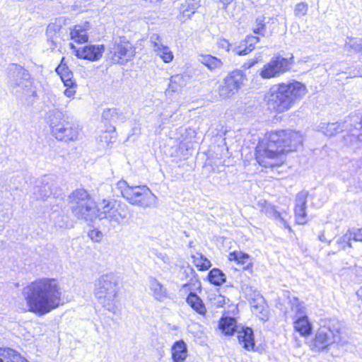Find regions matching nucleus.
Here are the masks:
<instances>
[{
  "mask_svg": "<svg viewBox=\"0 0 362 362\" xmlns=\"http://www.w3.org/2000/svg\"><path fill=\"white\" fill-rule=\"evenodd\" d=\"M22 293L28 310L39 316L51 312L62 303L61 288L54 279H37L24 287Z\"/></svg>",
  "mask_w": 362,
  "mask_h": 362,
  "instance_id": "obj_1",
  "label": "nucleus"
},
{
  "mask_svg": "<svg viewBox=\"0 0 362 362\" xmlns=\"http://www.w3.org/2000/svg\"><path fill=\"white\" fill-rule=\"evenodd\" d=\"M307 88L300 81L292 80L272 86L264 95V100L271 111L284 112L288 110L307 93Z\"/></svg>",
  "mask_w": 362,
  "mask_h": 362,
  "instance_id": "obj_2",
  "label": "nucleus"
},
{
  "mask_svg": "<svg viewBox=\"0 0 362 362\" xmlns=\"http://www.w3.org/2000/svg\"><path fill=\"white\" fill-rule=\"evenodd\" d=\"M266 146L262 150L258 147L256 159L260 165L266 166L265 158H274L277 156L294 151L302 145L303 136L293 130L274 131L267 134Z\"/></svg>",
  "mask_w": 362,
  "mask_h": 362,
  "instance_id": "obj_3",
  "label": "nucleus"
},
{
  "mask_svg": "<svg viewBox=\"0 0 362 362\" xmlns=\"http://www.w3.org/2000/svg\"><path fill=\"white\" fill-rule=\"evenodd\" d=\"M67 205L72 215L77 219L93 222L96 219L95 203L84 189H76L67 199Z\"/></svg>",
  "mask_w": 362,
  "mask_h": 362,
  "instance_id": "obj_4",
  "label": "nucleus"
},
{
  "mask_svg": "<svg viewBox=\"0 0 362 362\" xmlns=\"http://www.w3.org/2000/svg\"><path fill=\"white\" fill-rule=\"evenodd\" d=\"M94 295L98 303L107 310L115 313L119 291L117 277L112 274L100 276L95 281Z\"/></svg>",
  "mask_w": 362,
  "mask_h": 362,
  "instance_id": "obj_5",
  "label": "nucleus"
},
{
  "mask_svg": "<svg viewBox=\"0 0 362 362\" xmlns=\"http://www.w3.org/2000/svg\"><path fill=\"white\" fill-rule=\"evenodd\" d=\"M341 322L337 319H325L321 321L320 327L315 334L313 343V348L320 351L334 343L341 340Z\"/></svg>",
  "mask_w": 362,
  "mask_h": 362,
  "instance_id": "obj_6",
  "label": "nucleus"
},
{
  "mask_svg": "<svg viewBox=\"0 0 362 362\" xmlns=\"http://www.w3.org/2000/svg\"><path fill=\"white\" fill-rule=\"evenodd\" d=\"M50 128L52 135L59 141H74L79 132L78 126L68 121V117L59 110H55L50 115Z\"/></svg>",
  "mask_w": 362,
  "mask_h": 362,
  "instance_id": "obj_7",
  "label": "nucleus"
},
{
  "mask_svg": "<svg viewBox=\"0 0 362 362\" xmlns=\"http://www.w3.org/2000/svg\"><path fill=\"white\" fill-rule=\"evenodd\" d=\"M319 127L320 131L327 136H333L346 130L362 141V117L358 115L349 116V119L343 122L322 123Z\"/></svg>",
  "mask_w": 362,
  "mask_h": 362,
  "instance_id": "obj_8",
  "label": "nucleus"
},
{
  "mask_svg": "<svg viewBox=\"0 0 362 362\" xmlns=\"http://www.w3.org/2000/svg\"><path fill=\"white\" fill-rule=\"evenodd\" d=\"M105 204L101 209H98L96 219L107 220L110 223L122 225L127 222L130 216L129 206L122 202L103 201Z\"/></svg>",
  "mask_w": 362,
  "mask_h": 362,
  "instance_id": "obj_9",
  "label": "nucleus"
},
{
  "mask_svg": "<svg viewBox=\"0 0 362 362\" xmlns=\"http://www.w3.org/2000/svg\"><path fill=\"white\" fill-rule=\"evenodd\" d=\"M218 327L226 335H233L235 332H238V339L243 347L247 351L253 349L255 344L252 328L243 327L241 330H238L236 320L232 317H222Z\"/></svg>",
  "mask_w": 362,
  "mask_h": 362,
  "instance_id": "obj_10",
  "label": "nucleus"
},
{
  "mask_svg": "<svg viewBox=\"0 0 362 362\" xmlns=\"http://www.w3.org/2000/svg\"><path fill=\"white\" fill-rule=\"evenodd\" d=\"M8 88L16 95L31 87L30 74L20 65L12 64L8 67Z\"/></svg>",
  "mask_w": 362,
  "mask_h": 362,
  "instance_id": "obj_11",
  "label": "nucleus"
},
{
  "mask_svg": "<svg viewBox=\"0 0 362 362\" xmlns=\"http://www.w3.org/2000/svg\"><path fill=\"white\" fill-rule=\"evenodd\" d=\"M135 55V49L129 41L115 40L109 49L108 58L114 64L125 65Z\"/></svg>",
  "mask_w": 362,
  "mask_h": 362,
  "instance_id": "obj_12",
  "label": "nucleus"
},
{
  "mask_svg": "<svg viewBox=\"0 0 362 362\" xmlns=\"http://www.w3.org/2000/svg\"><path fill=\"white\" fill-rule=\"evenodd\" d=\"M127 201L132 205L143 209L154 207L157 197L146 185H134Z\"/></svg>",
  "mask_w": 362,
  "mask_h": 362,
  "instance_id": "obj_13",
  "label": "nucleus"
},
{
  "mask_svg": "<svg viewBox=\"0 0 362 362\" xmlns=\"http://www.w3.org/2000/svg\"><path fill=\"white\" fill-rule=\"evenodd\" d=\"M293 59L292 55L289 58L281 55L273 57L269 62L264 65L259 71V76L264 79L279 76L290 69Z\"/></svg>",
  "mask_w": 362,
  "mask_h": 362,
  "instance_id": "obj_14",
  "label": "nucleus"
},
{
  "mask_svg": "<svg viewBox=\"0 0 362 362\" xmlns=\"http://www.w3.org/2000/svg\"><path fill=\"white\" fill-rule=\"evenodd\" d=\"M246 80V75L241 70L236 69L228 74L224 78L223 84L219 88V95L223 98H229L234 95Z\"/></svg>",
  "mask_w": 362,
  "mask_h": 362,
  "instance_id": "obj_15",
  "label": "nucleus"
},
{
  "mask_svg": "<svg viewBox=\"0 0 362 362\" xmlns=\"http://www.w3.org/2000/svg\"><path fill=\"white\" fill-rule=\"evenodd\" d=\"M104 51L103 45H88L77 49L76 57L92 62L98 61L102 57Z\"/></svg>",
  "mask_w": 362,
  "mask_h": 362,
  "instance_id": "obj_16",
  "label": "nucleus"
},
{
  "mask_svg": "<svg viewBox=\"0 0 362 362\" xmlns=\"http://www.w3.org/2000/svg\"><path fill=\"white\" fill-rule=\"evenodd\" d=\"M308 193L302 191L298 193L296 197V206L294 209L296 221L298 224H305L308 222L306 214V203Z\"/></svg>",
  "mask_w": 362,
  "mask_h": 362,
  "instance_id": "obj_17",
  "label": "nucleus"
},
{
  "mask_svg": "<svg viewBox=\"0 0 362 362\" xmlns=\"http://www.w3.org/2000/svg\"><path fill=\"white\" fill-rule=\"evenodd\" d=\"M150 294L157 301L163 302L167 299L168 292L167 288L163 285L156 278L149 276L148 279Z\"/></svg>",
  "mask_w": 362,
  "mask_h": 362,
  "instance_id": "obj_18",
  "label": "nucleus"
},
{
  "mask_svg": "<svg viewBox=\"0 0 362 362\" xmlns=\"http://www.w3.org/2000/svg\"><path fill=\"white\" fill-rule=\"evenodd\" d=\"M257 206L262 213H264L266 216L269 218H273L275 220L279 221V222L284 226L285 228L289 230H291L288 224L281 214L276 209L275 206L272 204L269 203L264 199H260L257 202Z\"/></svg>",
  "mask_w": 362,
  "mask_h": 362,
  "instance_id": "obj_19",
  "label": "nucleus"
},
{
  "mask_svg": "<svg viewBox=\"0 0 362 362\" xmlns=\"http://www.w3.org/2000/svg\"><path fill=\"white\" fill-rule=\"evenodd\" d=\"M90 28V25L88 22L75 25L72 28H70L71 39L78 44L87 42L88 40V30Z\"/></svg>",
  "mask_w": 362,
  "mask_h": 362,
  "instance_id": "obj_20",
  "label": "nucleus"
},
{
  "mask_svg": "<svg viewBox=\"0 0 362 362\" xmlns=\"http://www.w3.org/2000/svg\"><path fill=\"white\" fill-rule=\"evenodd\" d=\"M187 356V344L183 340L175 341L172 346V358L174 362H184Z\"/></svg>",
  "mask_w": 362,
  "mask_h": 362,
  "instance_id": "obj_21",
  "label": "nucleus"
},
{
  "mask_svg": "<svg viewBox=\"0 0 362 362\" xmlns=\"http://www.w3.org/2000/svg\"><path fill=\"white\" fill-rule=\"evenodd\" d=\"M188 80L189 76L187 75L176 74L172 76L166 92H180L187 85Z\"/></svg>",
  "mask_w": 362,
  "mask_h": 362,
  "instance_id": "obj_22",
  "label": "nucleus"
},
{
  "mask_svg": "<svg viewBox=\"0 0 362 362\" xmlns=\"http://www.w3.org/2000/svg\"><path fill=\"white\" fill-rule=\"evenodd\" d=\"M259 41V37L248 35L245 39V47L242 48L241 46L235 47L232 49V52L235 55L244 56L249 54L255 49V45Z\"/></svg>",
  "mask_w": 362,
  "mask_h": 362,
  "instance_id": "obj_23",
  "label": "nucleus"
},
{
  "mask_svg": "<svg viewBox=\"0 0 362 362\" xmlns=\"http://www.w3.org/2000/svg\"><path fill=\"white\" fill-rule=\"evenodd\" d=\"M56 71L60 76L66 87L75 88L76 86V82L73 79V73L68 66L60 64L56 68Z\"/></svg>",
  "mask_w": 362,
  "mask_h": 362,
  "instance_id": "obj_24",
  "label": "nucleus"
},
{
  "mask_svg": "<svg viewBox=\"0 0 362 362\" xmlns=\"http://www.w3.org/2000/svg\"><path fill=\"white\" fill-rule=\"evenodd\" d=\"M0 362H28L15 350L7 348L0 349Z\"/></svg>",
  "mask_w": 362,
  "mask_h": 362,
  "instance_id": "obj_25",
  "label": "nucleus"
},
{
  "mask_svg": "<svg viewBox=\"0 0 362 362\" xmlns=\"http://www.w3.org/2000/svg\"><path fill=\"white\" fill-rule=\"evenodd\" d=\"M250 303L252 313L259 316L261 320H267V310L265 308L262 296H261L250 301Z\"/></svg>",
  "mask_w": 362,
  "mask_h": 362,
  "instance_id": "obj_26",
  "label": "nucleus"
},
{
  "mask_svg": "<svg viewBox=\"0 0 362 362\" xmlns=\"http://www.w3.org/2000/svg\"><path fill=\"white\" fill-rule=\"evenodd\" d=\"M199 61L211 71L220 69L223 66V62L221 59L210 54L201 55Z\"/></svg>",
  "mask_w": 362,
  "mask_h": 362,
  "instance_id": "obj_27",
  "label": "nucleus"
},
{
  "mask_svg": "<svg viewBox=\"0 0 362 362\" xmlns=\"http://www.w3.org/2000/svg\"><path fill=\"white\" fill-rule=\"evenodd\" d=\"M199 7V0H185L180 7V12L183 18L185 20L189 18Z\"/></svg>",
  "mask_w": 362,
  "mask_h": 362,
  "instance_id": "obj_28",
  "label": "nucleus"
},
{
  "mask_svg": "<svg viewBox=\"0 0 362 362\" xmlns=\"http://www.w3.org/2000/svg\"><path fill=\"white\" fill-rule=\"evenodd\" d=\"M294 328L302 336H308L311 333L312 326L309 322L307 316L300 317L294 322Z\"/></svg>",
  "mask_w": 362,
  "mask_h": 362,
  "instance_id": "obj_29",
  "label": "nucleus"
},
{
  "mask_svg": "<svg viewBox=\"0 0 362 362\" xmlns=\"http://www.w3.org/2000/svg\"><path fill=\"white\" fill-rule=\"evenodd\" d=\"M187 303L199 314L204 315L206 308L202 299L195 293L191 292L187 297Z\"/></svg>",
  "mask_w": 362,
  "mask_h": 362,
  "instance_id": "obj_30",
  "label": "nucleus"
},
{
  "mask_svg": "<svg viewBox=\"0 0 362 362\" xmlns=\"http://www.w3.org/2000/svg\"><path fill=\"white\" fill-rule=\"evenodd\" d=\"M61 29V25L54 23H49L47 28L46 35L47 41L51 43V48L54 49L57 43V33Z\"/></svg>",
  "mask_w": 362,
  "mask_h": 362,
  "instance_id": "obj_31",
  "label": "nucleus"
},
{
  "mask_svg": "<svg viewBox=\"0 0 362 362\" xmlns=\"http://www.w3.org/2000/svg\"><path fill=\"white\" fill-rule=\"evenodd\" d=\"M274 18L272 17H266L264 16H259L256 18L253 31L255 34L264 35L266 33L267 24L270 21H274Z\"/></svg>",
  "mask_w": 362,
  "mask_h": 362,
  "instance_id": "obj_32",
  "label": "nucleus"
},
{
  "mask_svg": "<svg viewBox=\"0 0 362 362\" xmlns=\"http://www.w3.org/2000/svg\"><path fill=\"white\" fill-rule=\"evenodd\" d=\"M208 279L212 284L221 286L226 281L225 274L219 269H212L208 274Z\"/></svg>",
  "mask_w": 362,
  "mask_h": 362,
  "instance_id": "obj_33",
  "label": "nucleus"
},
{
  "mask_svg": "<svg viewBox=\"0 0 362 362\" xmlns=\"http://www.w3.org/2000/svg\"><path fill=\"white\" fill-rule=\"evenodd\" d=\"M241 291L244 294L245 297L249 300L251 301L259 296V292L254 288L250 282H242L241 284Z\"/></svg>",
  "mask_w": 362,
  "mask_h": 362,
  "instance_id": "obj_34",
  "label": "nucleus"
},
{
  "mask_svg": "<svg viewBox=\"0 0 362 362\" xmlns=\"http://www.w3.org/2000/svg\"><path fill=\"white\" fill-rule=\"evenodd\" d=\"M230 260H234L238 264H242L244 269H246L251 264L250 262V256L242 252H233L230 253Z\"/></svg>",
  "mask_w": 362,
  "mask_h": 362,
  "instance_id": "obj_35",
  "label": "nucleus"
},
{
  "mask_svg": "<svg viewBox=\"0 0 362 362\" xmlns=\"http://www.w3.org/2000/svg\"><path fill=\"white\" fill-rule=\"evenodd\" d=\"M351 240H353V238L349 229L344 235L337 240L336 244L337 245L338 250H345L346 247L351 248Z\"/></svg>",
  "mask_w": 362,
  "mask_h": 362,
  "instance_id": "obj_36",
  "label": "nucleus"
},
{
  "mask_svg": "<svg viewBox=\"0 0 362 362\" xmlns=\"http://www.w3.org/2000/svg\"><path fill=\"white\" fill-rule=\"evenodd\" d=\"M34 190V194L37 199H45L49 197L52 193L51 187L47 183L41 187L37 186L35 187Z\"/></svg>",
  "mask_w": 362,
  "mask_h": 362,
  "instance_id": "obj_37",
  "label": "nucleus"
},
{
  "mask_svg": "<svg viewBox=\"0 0 362 362\" xmlns=\"http://www.w3.org/2000/svg\"><path fill=\"white\" fill-rule=\"evenodd\" d=\"M155 52L165 63H169L173 59V54L170 48L166 45L156 48Z\"/></svg>",
  "mask_w": 362,
  "mask_h": 362,
  "instance_id": "obj_38",
  "label": "nucleus"
},
{
  "mask_svg": "<svg viewBox=\"0 0 362 362\" xmlns=\"http://www.w3.org/2000/svg\"><path fill=\"white\" fill-rule=\"evenodd\" d=\"M102 117L103 119L110 122H117L122 120L121 115L115 108H108L103 111Z\"/></svg>",
  "mask_w": 362,
  "mask_h": 362,
  "instance_id": "obj_39",
  "label": "nucleus"
},
{
  "mask_svg": "<svg viewBox=\"0 0 362 362\" xmlns=\"http://www.w3.org/2000/svg\"><path fill=\"white\" fill-rule=\"evenodd\" d=\"M117 187L120 190L122 196L127 200V194H130L134 186H130L127 181L122 180L117 183Z\"/></svg>",
  "mask_w": 362,
  "mask_h": 362,
  "instance_id": "obj_40",
  "label": "nucleus"
},
{
  "mask_svg": "<svg viewBox=\"0 0 362 362\" xmlns=\"http://www.w3.org/2000/svg\"><path fill=\"white\" fill-rule=\"evenodd\" d=\"M196 266L199 268V270L205 271L209 269L211 267L210 261L206 258L205 257L200 255L199 257L196 258L195 260Z\"/></svg>",
  "mask_w": 362,
  "mask_h": 362,
  "instance_id": "obj_41",
  "label": "nucleus"
},
{
  "mask_svg": "<svg viewBox=\"0 0 362 362\" xmlns=\"http://www.w3.org/2000/svg\"><path fill=\"white\" fill-rule=\"evenodd\" d=\"M308 9V6L305 2H300L299 4H297L295 9H294V13L298 17H301L305 15H306Z\"/></svg>",
  "mask_w": 362,
  "mask_h": 362,
  "instance_id": "obj_42",
  "label": "nucleus"
},
{
  "mask_svg": "<svg viewBox=\"0 0 362 362\" xmlns=\"http://www.w3.org/2000/svg\"><path fill=\"white\" fill-rule=\"evenodd\" d=\"M349 166L351 168L349 171L351 174L356 173L362 170V158L351 160L349 161Z\"/></svg>",
  "mask_w": 362,
  "mask_h": 362,
  "instance_id": "obj_43",
  "label": "nucleus"
},
{
  "mask_svg": "<svg viewBox=\"0 0 362 362\" xmlns=\"http://www.w3.org/2000/svg\"><path fill=\"white\" fill-rule=\"evenodd\" d=\"M69 225L68 217L58 215L55 218V226L59 228H67Z\"/></svg>",
  "mask_w": 362,
  "mask_h": 362,
  "instance_id": "obj_44",
  "label": "nucleus"
},
{
  "mask_svg": "<svg viewBox=\"0 0 362 362\" xmlns=\"http://www.w3.org/2000/svg\"><path fill=\"white\" fill-rule=\"evenodd\" d=\"M150 41L153 45L154 51L156 50V48H158L164 45L161 37L156 33H153L151 35Z\"/></svg>",
  "mask_w": 362,
  "mask_h": 362,
  "instance_id": "obj_45",
  "label": "nucleus"
},
{
  "mask_svg": "<svg viewBox=\"0 0 362 362\" xmlns=\"http://www.w3.org/2000/svg\"><path fill=\"white\" fill-rule=\"evenodd\" d=\"M353 240L355 241L362 242V228L350 229Z\"/></svg>",
  "mask_w": 362,
  "mask_h": 362,
  "instance_id": "obj_46",
  "label": "nucleus"
},
{
  "mask_svg": "<svg viewBox=\"0 0 362 362\" xmlns=\"http://www.w3.org/2000/svg\"><path fill=\"white\" fill-rule=\"evenodd\" d=\"M88 236L94 241L98 242L101 240L103 234L100 231L92 230L88 233Z\"/></svg>",
  "mask_w": 362,
  "mask_h": 362,
  "instance_id": "obj_47",
  "label": "nucleus"
},
{
  "mask_svg": "<svg viewBox=\"0 0 362 362\" xmlns=\"http://www.w3.org/2000/svg\"><path fill=\"white\" fill-rule=\"evenodd\" d=\"M156 256L158 259L162 260L165 263H169L170 262V258L164 253L160 252L157 253Z\"/></svg>",
  "mask_w": 362,
  "mask_h": 362,
  "instance_id": "obj_48",
  "label": "nucleus"
},
{
  "mask_svg": "<svg viewBox=\"0 0 362 362\" xmlns=\"http://www.w3.org/2000/svg\"><path fill=\"white\" fill-rule=\"evenodd\" d=\"M76 93V90L74 88H69L66 87V89L64 90V95L69 98L74 96Z\"/></svg>",
  "mask_w": 362,
  "mask_h": 362,
  "instance_id": "obj_49",
  "label": "nucleus"
},
{
  "mask_svg": "<svg viewBox=\"0 0 362 362\" xmlns=\"http://www.w3.org/2000/svg\"><path fill=\"white\" fill-rule=\"evenodd\" d=\"M292 309L296 312H299L301 310V305L298 303V299L296 298H293Z\"/></svg>",
  "mask_w": 362,
  "mask_h": 362,
  "instance_id": "obj_50",
  "label": "nucleus"
},
{
  "mask_svg": "<svg viewBox=\"0 0 362 362\" xmlns=\"http://www.w3.org/2000/svg\"><path fill=\"white\" fill-rule=\"evenodd\" d=\"M257 62V60H256V59H250L244 64L243 67L245 69H250L252 66H253Z\"/></svg>",
  "mask_w": 362,
  "mask_h": 362,
  "instance_id": "obj_51",
  "label": "nucleus"
},
{
  "mask_svg": "<svg viewBox=\"0 0 362 362\" xmlns=\"http://www.w3.org/2000/svg\"><path fill=\"white\" fill-rule=\"evenodd\" d=\"M220 46L224 49H226L227 51H229L230 50V43L228 42V40H222L221 42H220Z\"/></svg>",
  "mask_w": 362,
  "mask_h": 362,
  "instance_id": "obj_52",
  "label": "nucleus"
},
{
  "mask_svg": "<svg viewBox=\"0 0 362 362\" xmlns=\"http://www.w3.org/2000/svg\"><path fill=\"white\" fill-rule=\"evenodd\" d=\"M318 239L321 241V242H327V239L325 236V233L324 232H321L320 234L318 236Z\"/></svg>",
  "mask_w": 362,
  "mask_h": 362,
  "instance_id": "obj_53",
  "label": "nucleus"
},
{
  "mask_svg": "<svg viewBox=\"0 0 362 362\" xmlns=\"http://www.w3.org/2000/svg\"><path fill=\"white\" fill-rule=\"evenodd\" d=\"M233 0H220V1L223 4L224 8L226 7L229 4H230Z\"/></svg>",
  "mask_w": 362,
  "mask_h": 362,
  "instance_id": "obj_54",
  "label": "nucleus"
},
{
  "mask_svg": "<svg viewBox=\"0 0 362 362\" xmlns=\"http://www.w3.org/2000/svg\"><path fill=\"white\" fill-rule=\"evenodd\" d=\"M69 45H70L71 49L74 50V52H75V55L76 56V51L79 48H77L73 43H70Z\"/></svg>",
  "mask_w": 362,
  "mask_h": 362,
  "instance_id": "obj_55",
  "label": "nucleus"
},
{
  "mask_svg": "<svg viewBox=\"0 0 362 362\" xmlns=\"http://www.w3.org/2000/svg\"><path fill=\"white\" fill-rule=\"evenodd\" d=\"M101 137H102V138L107 139V133H105V135H104V136H102Z\"/></svg>",
  "mask_w": 362,
  "mask_h": 362,
  "instance_id": "obj_56",
  "label": "nucleus"
}]
</instances>
